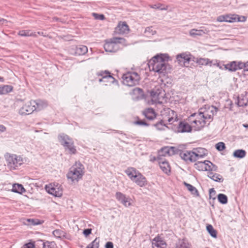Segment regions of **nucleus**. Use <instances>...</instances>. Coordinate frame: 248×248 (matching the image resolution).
<instances>
[{"label": "nucleus", "mask_w": 248, "mask_h": 248, "mask_svg": "<svg viewBox=\"0 0 248 248\" xmlns=\"http://www.w3.org/2000/svg\"><path fill=\"white\" fill-rule=\"evenodd\" d=\"M206 161L208 163L207 171H209V172H212V171H216L217 170V167L216 165H214L209 161L206 160Z\"/></svg>", "instance_id": "a18cd8bd"}, {"label": "nucleus", "mask_w": 248, "mask_h": 248, "mask_svg": "<svg viewBox=\"0 0 248 248\" xmlns=\"http://www.w3.org/2000/svg\"><path fill=\"white\" fill-rule=\"evenodd\" d=\"M207 176L210 179L216 182H222L223 181L222 176L219 174L210 171L208 172Z\"/></svg>", "instance_id": "cd10ccee"}, {"label": "nucleus", "mask_w": 248, "mask_h": 248, "mask_svg": "<svg viewBox=\"0 0 248 248\" xmlns=\"http://www.w3.org/2000/svg\"><path fill=\"white\" fill-rule=\"evenodd\" d=\"M145 33L149 35H154L156 33V31L152 30V27H148L145 29Z\"/></svg>", "instance_id": "8fccbe9b"}, {"label": "nucleus", "mask_w": 248, "mask_h": 248, "mask_svg": "<svg viewBox=\"0 0 248 248\" xmlns=\"http://www.w3.org/2000/svg\"><path fill=\"white\" fill-rule=\"evenodd\" d=\"M134 124L140 125L148 126V124L143 120H138L134 122Z\"/></svg>", "instance_id": "603ef678"}, {"label": "nucleus", "mask_w": 248, "mask_h": 248, "mask_svg": "<svg viewBox=\"0 0 248 248\" xmlns=\"http://www.w3.org/2000/svg\"><path fill=\"white\" fill-rule=\"evenodd\" d=\"M135 93H138L140 94H142L143 93L142 90L140 88H136L134 90Z\"/></svg>", "instance_id": "680f3d73"}, {"label": "nucleus", "mask_w": 248, "mask_h": 248, "mask_svg": "<svg viewBox=\"0 0 248 248\" xmlns=\"http://www.w3.org/2000/svg\"><path fill=\"white\" fill-rule=\"evenodd\" d=\"M123 79L125 84L133 86L139 84L140 78L137 72H129L123 75Z\"/></svg>", "instance_id": "423d86ee"}, {"label": "nucleus", "mask_w": 248, "mask_h": 248, "mask_svg": "<svg viewBox=\"0 0 248 248\" xmlns=\"http://www.w3.org/2000/svg\"><path fill=\"white\" fill-rule=\"evenodd\" d=\"M54 236L58 238H62L65 237V232L61 230H55L53 232Z\"/></svg>", "instance_id": "ea45409f"}, {"label": "nucleus", "mask_w": 248, "mask_h": 248, "mask_svg": "<svg viewBox=\"0 0 248 248\" xmlns=\"http://www.w3.org/2000/svg\"><path fill=\"white\" fill-rule=\"evenodd\" d=\"M194 154L195 161L201 158H202L207 154V151L202 148H194L192 150Z\"/></svg>", "instance_id": "2eb2a0df"}, {"label": "nucleus", "mask_w": 248, "mask_h": 248, "mask_svg": "<svg viewBox=\"0 0 248 248\" xmlns=\"http://www.w3.org/2000/svg\"><path fill=\"white\" fill-rule=\"evenodd\" d=\"M18 34L21 36H36L35 33H33L29 30H22L18 32Z\"/></svg>", "instance_id": "79ce46f5"}, {"label": "nucleus", "mask_w": 248, "mask_h": 248, "mask_svg": "<svg viewBox=\"0 0 248 248\" xmlns=\"http://www.w3.org/2000/svg\"><path fill=\"white\" fill-rule=\"evenodd\" d=\"M206 229L212 237L217 238V231L214 229L213 227L211 225H208L206 226Z\"/></svg>", "instance_id": "a19ab883"}, {"label": "nucleus", "mask_w": 248, "mask_h": 248, "mask_svg": "<svg viewBox=\"0 0 248 248\" xmlns=\"http://www.w3.org/2000/svg\"><path fill=\"white\" fill-rule=\"evenodd\" d=\"M93 16L94 18L96 19H99V20H104L105 19V16L104 15L102 14H98L96 13H93Z\"/></svg>", "instance_id": "3c124183"}, {"label": "nucleus", "mask_w": 248, "mask_h": 248, "mask_svg": "<svg viewBox=\"0 0 248 248\" xmlns=\"http://www.w3.org/2000/svg\"><path fill=\"white\" fill-rule=\"evenodd\" d=\"M125 43V39L121 37H113L107 41L104 47L106 51L109 52H116L120 48L119 44Z\"/></svg>", "instance_id": "20e7f679"}, {"label": "nucleus", "mask_w": 248, "mask_h": 248, "mask_svg": "<svg viewBox=\"0 0 248 248\" xmlns=\"http://www.w3.org/2000/svg\"><path fill=\"white\" fill-rule=\"evenodd\" d=\"M217 21L218 22H226L225 16H221L217 17Z\"/></svg>", "instance_id": "052dcab7"}, {"label": "nucleus", "mask_w": 248, "mask_h": 248, "mask_svg": "<svg viewBox=\"0 0 248 248\" xmlns=\"http://www.w3.org/2000/svg\"><path fill=\"white\" fill-rule=\"evenodd\" d=\"M175 248H190V244L186 239H180L176 243Z\"/></svg>", "instance_id": "473e14b6"}, {"label": "nucleus", "mask_w": 248, "mask_h": 248, "mask_svg": "<svg viewBox=\"0 0 248 248\" xmlns=\"http://www.w3.org/2000/svg\"><path fill=\"white\" fill-rule=\"evenodd\" d=\"M36 110L34 105L32 104V100L27 102L19 109V113L21 115H29L32 113Z\"/></svg>", "instance_id": "1a4fd4ad"}, {"label": "nucleus", "mask_w": 248, "mask_h": 248, "mask_svg": "<svg viewBox=\"0 0 248 248\" xmlns=\"http://www.w3.org/2000/svg\"><path fill=\"white\" fill-rule=\"evenodd\" d=\"M13 90V87L11 85H0V94H7Z\"/></svg>", "instance_id": "72a5a7b5"}, {"label": "nucleus", "mask_w": 248, "mask_h": 248, "mask_svg": "<svg viewBox=\"0 0 248 248\" xmlns=\"http://www.w3.org/2000/svg\"><path fill=\"white\" fill-rule=\"evenodd\" d=\"M65 150L67 151L69 154H75L77 152L75 146L74 144L73 140L69 141L67 144H65L63 145Z\"/></svg>", "instance_id": "4be33fe9"}, {"label": "nucleus", "mask_w": 248, "mask_h": 248, "mask_svg": "<svg viewBox=\"0 0 248 248\" xmlns=\"http://www.w3.org/2000/svg\"><path fill=\"white\" fill-rule=\"evenodd\" d=\"M184 184L186 187L187 189L190 191L192 194L196 196H198L199 195L198 191L195 187L185 182H184Z\"/></svg>", "instance_id": "c9c22d12"}, {"label": "nucleus", "mask_w": 248, "mask_h": 248, "mask_svg": "<svg viewBox=\"0 0 248 248\" xmlns=\"http://www.w3.org/2000/svg\"><path fill=\"white\" fill-rule=\"evenodd\" d=\"M32 104L36 108L35 110L37 111H39L45 108L48 105L47 102L46 101L40 99L32 100Z\"/></svg>", "instance_id": "6ab92c4d"}, {"label": "nucleus", "mask_w": 248, "mask_h": 248, "mask_svg": "<svg viewBox=\"0 0 248 248\" xmlns=\"http://www.w3.org/2000/svg\"><path fill=\"white\" fill-rule=\"evenodd\" d=\"M205 32L202 30L192 29L189 31V34L193 37L196 36H202L205 34Z\"/></svg>", "instance_id": "58836bf2"}, {"label": "nucleus", "mask_w": 248, "mask_h": 248, "mask_svg": "<svg viewBox=\"0 0 248 248\" xmlns=\"http://www.w3.org/2000/svg\"><path fill=\"white\" fill-rule=\"evenodd\" d=\"M155 126L159 130H162L164 129V127L165 126V124H163V121H161L159 123H157L154 124Z\"/></svg>", "instance_id": "09e8293b"}, {"label": "nucleus", "mask_w": 248, "mask_h": 248, "mask_svg": "<svg viewBox=\"0 0 248 248\" xmlns=\"http://www.w3.org/2000/svg\"><path fill=\"white\" fill-rule=\"evenodd\" d=\"M166 244L160 237H155L152 241L153 248H166Z\"/></svg>", "instance_id": "dca6fc26"}, {"label": "nucleus", "mask_w": 248, "mask_h": 248, "mask_svg": "<svg viewBox=\"0 0 248 248\" xmlns=\"http://www.w3.org/2000/svg\"><path fill=\"white\" fill-rule=\"evenodd\" d=\"M215 194H216V191H215V190H214V188L210 189V190H209V194H210V197H211L212 196L215 195Z\"/></svg>", "instance_id": "e2e57ef3"}, {"label": "nucleus", "mask_w": 248, "mask_h": 248, "mask_svg": "<svg viewBox=\"0 0 248 248\" xmlns=\"http://www.w3.org/2000/svg\"><path fill=\"white\" fill-rule=\"evenodd\" d=\"M189 123L191 124V125L185 122H180L178 126V131L182 133L190 132L192 128L194 129V127L192 124L190 122Z\"/></svg>", "instance_id": "a211bd4d"}, {"label": "nucleus", "mask_w": 248, "mask_h": 248, "mask_svg": "<svg viewBox=\"0 0 248 248\" xmlns=\"http://www.w3.org/2000/svg\"><path fill=\"white\" fill-rule=\"evenodd\" d=\"M242 69H244V72H248V61L246 63L242 62Z\"/></svg>", "instance_id": "5fc2aeb1"}, {"label": "nucleus", "mask_w": 248, "mask_h": 248, "mask_svg": "<svg viewBox=\"0 0 248 248\" xmlns=\"http://www.w3.org/2000/svg\"><path fill=\"white\" fill-rule=\"evenodd\" d=\"M174 147H170L169 148L168 147H165L164 148H162L158 152V156L159 158H161L160 157L161 156H166L167 155H169V156L170 155L171 153L170 152H174Z\"/></svg>", "instance_id": "a878e982"}, {"label": "nucleus", "mask_w": 248, "mask_h": 248, "mask_svg": "<svg viewBox=\"0 0 248 248\" xmlns=\"http://www.w3.org/2000/svg\"><path fill=\"white\" fill-rule=\"evenodd\" d=\"M133 181L141 187L145 186L146 183L145 177H144L140 172L138 173L135 179Z\"/></svg>", "instance_id": "5701e85b"}, {"label": "nucleus", "mask_w": 248, "mask_h": 248, "mask_svg": "<svg viewBox=\"0 0 248 248\" xmlns=\"http://www.w3.org/2000/svg\"><path fill=\"white\" fill-rule=\"evenodd\" d=\"M169 56L167 54H157L149 62V68L159 74L165 75L170 69L168 62Z\"/></svg>", "instance_id": "f03ea898"}, {"label": "nucleus", "mask_w": 248, "mask_h": 248, "mask_svg": "<svg viewBox=\"0 0 248 248\" xmlns=\"http://www.w3.org/2000/svg\"><path fill=\"white\" fill-rule=\"evenodd\" d=\"M98 76L102 78L98 79L99 82H110L118 84V81L110 75V73L108 71H101L97 73Z\"/></svg>", "instance_id": "6e6552de"}, {"label": "nucleus", "mask_w": 248, "mask_h": 248, "mask_svg": "<svg viewBox=\"0 0 248 248\" xmlns=\"http://www.w3.org/2000/svg\"><path fill=\"white\" fill-rule=\"evenodd\" d=\"M214 65H216L217 66V67H218L220 69H222L223 68V67H224V66H223V64H220L219 63H213V64Z\"/></svg>", "instance_id": "69168bd1"}, {"label": "nucleus", "mask_w": 248, "mask_h": 248, "mask_svg": "<svg viewBox=\"0 0 248 248\" xmlns=\"http://www.w3.org/2000/svg\"><path fill=\"white\" fill-rule=\"evenodd\" d=\"M216 148L217 150L222 151L225 148V145L223 142H220L216 144Z\"/></svg>", "instance_id": "de8ad7c7"}, {"label": "nucleus", "mask_w": 248, "mask_h": 248, "mask_svg": "<svg viewBox=\"0 0 248 248\" xmlns=\"http://www.w3.org/2000/svg\"><path fill=\"white\" fill-rule=\"evenodd\" d=\"M92 232V229H84L83 232V233L86 236H88Z\"/></svg>", "instance_id": "4d7b16f0"}, {"label": "nucleus", "mask_w": 248, "mask_h": 248, "mask_svg": "<svg viewBox=\"0 0 248 248\" xmlns=\"http://www.w3.org/2000/svg\"><path fill=\"white\" fill-rule=\"evenodd\" d=\"M37 34H38L39 35H42V36H46V35H45L44 34V32H42V31H38V32H37Z\"/></svg>", "instance_id": "338daca9"}, {"label": "nucleus", "mask_w": 248, "mask_h": 248, "mask_svg": "<svg viewBox=\"0 0 248 248\" xmlns=\"http://www.w3.org/2000/svg\"><path fill=\"white\" fill-rule=\"evenodd\" d=\"M115 31L119 34L127 33L129 32L128 26L125 22H120L115 28Z\"/></svg>", "instance_id": "f3484780"}, {"label": "nucleus", "mask_w": 248, "mask_h": 248, "mask_svg": "<svg viewBox=\"0 0 248 248\" xmlns=\"http://www.w3.org/2000/svg\"><path fill=\"white\" fill-rule=\"evenodd\" d=\"M176 59L180 64L187 66V64H189L191 60V57L189 54L182 53L178 54L176 56Z\"/></svg>", "instance_id": "9b49d317"}, {"label": "nucleus", "mask_w": 248, "mask_h": 248, "mask_svg": "<svg viewBox=\"0 0 248 248\" xmlns=\"http://www.w3.org/2000/svg\"><path fill=\"white\" fill-rule=\"evenodd\" d=\"M246 128H248V124H245L243 125Z\"/></svg>", "instance_id": "774afa93"}, {"label": "nucleus", "mask_w": 248, "mask_h": 248, "mask_svg": "<svg viewBox=\"0 0 248 248\" xmlns=\"http://www.w3.org/2000/svg\"><path fill=\"white\" fill-rule=\"evenodd\" d=\"M208 165V163L207 162L206 160L204 162L198 161L194 164L195 168L200 171H207Z\"/></svg>", "instance_id": "bb28decb"}, {"label": "nucleus", "mask_w": 248, "mask_h": 248, "mask_svg": "<svg viewBox=\"0 0 248 248\" xmlns=\"http://www.w3.org/2000/svg\"><path fill=\"white\" fill-rule=\"evenodd\" d=\"M75 53L77 55H84L88 52V48L83 45H78L75 47Z\"/></svg>", "instance_id": "b1692460"}, {"label": "nucleus", "mask_w": 248, "mask_h": 248, "mask_svg": "<svg viewBox=\"0 0 248 248\" xmlns=\"http://www.w3.org/2000/svg\"><path fill=\"white\" fill-rule=\"evenodd\" d=\"M242 62L233 61L228 64H223L224 68L231 72H235L237 70L242 69Z\"/></svg>", "instance_id": "f8f14e48"}, {"label": "nucleus", "mask_w": 248, "mask_h": 248, "mask_svg": "<svg viewBox=\"0 0 248 248\" xmlns=\"http://www.w3.org/2000/svg\"><path fill=\"white\" fill-rule=\"evenodd\" d=\"M7 166L10 170H16L23 163V158L19 155L7 154L5 155Z\"/></svg>", "instance_id": "39448f33"}, {"label": "nucleus", "mask_w": 248, "mask_h": 248, "mask_svg": "<svg viewBox=\"0 0 248 248\" xmlns=\"http://www.w3.org/2000/svg\"><path fill=\"white\" fill-rule=\"evenodd\" d=\"M152 99L155 103L162 104L165 99V92L162 89H156L151 91Z\"/></svg>", "instance_id": "0eeeda50"}, {"label": "nucleus", "mask_w": 248, "mask_h": 248, "mask_svg": "<svg viewBox=\"0 0 248 248\" xmlns=\"http://www.w3.org/2000/svg\"><path fill=\"white\" fill-rule=\"evenodd\" d=\"M217 199L219 202L223 204H226L228 202V197L224 194H219L217 195Z\"/></svg>", "instance_id": "37998d69"}, {"label": "nucleus", "mask_w": 248, "mask_h": 248, "mask_svg": "<svg viewBox=\"0 0 248 248\" xmlns=\"http://www.w3.org/2000/svg\"><path fill=\"white\" fill-rule=\"evenodd\" d=\"M58 139L59 142L62 146L65 144H67L69 141L73 140L68 135L63 133L60 134L59 135Z\"/></svg>", "instance_id": "7c9ffc66"}, {"label": "nucleus", "mask_w": 248, "mask_h": 248, "mask_svg": "<svg viewBox=\"0 0 248 248\" xmlns=\"http://www.w3.org/2000/svg\"><path fill=\"white\" fill-rule=\"evenodd\" d=\"M248 100L244 96H238L237 104L239 107H244L247 106Z\"/></svg>", "instance_id": "e433bc0d"}, {"label": "nucleus", "mask_w": 248, "mask_h": 248, "mask_svg": "<svg viewBox=\"0 0 248 248\" xmlns=\"http://www.w3.org/2000/svg\"><path fill=\"white\" fill-rule=\"evenodd\" d=\"M145 117L149 120H152L155 118V114L154 109L149 108L143 112Z\"/></svg>", "instance_id": "c85d7f7f"}, {"label": "nucleus", "mask_w": 248, "mask_h": 248, "mask_svg": "<svg viewBox=\"0 0 248 248\" xmlns=\"http://www.w3.org/2000/svg\"><path fill=\"white\" fill-rule=\"evenodd\" d=\"M27 221L31 225H37L41 224L42 222L38 219H28Z\"/></svg>", "instance_id": "49530a36"}, {"label": "nucleus", "mask_w": 248, "mask_h": 248, "mask_svg": "<svg viewBox=\"0 0 248 248\" xmlns=\"http://www.w3.org/2000/svg\"><path fill=\"white\" fill-rule=\"evenodd\" d=\"M125 172L133 181L139 172L133 168H129L125 170Z\"/></svg>", "instance_id": "393cba45"}, {"label": "nucleus", "mask_w": 248, "mask_h": 248, "mask_svg": "<svg viewBox=\"0 0 248 248\" xmlns=\"http://www.w3.org/2000/svg\"><path fill=\"white\" fill-rule=\"evenodd\" d=\"M162 115L164 116L165 113L168 114L169 116L167 119L169 123L171 124L174 121V116H176V114L174 111L171 110L170 108L164 109V111H161Z\"/></svg>", "instance_id": "412c9836"}, {"label": "nucleus", "mask_w": 248, "mask_h": 248, "mask_svg": "<svg viewBox=\"0 0 248 248\" xmlns=\"http://www.w3.org/2000/svg\"><path fill=\"white\" fill-rule=\"evenodd\" d=\"M217 111V108L214 106L201 108L198 113L192 114L188 118V121L192 124L194 130L199 131L206 124H209Z\"/></svg>", "instance_id": "f257e3e1"}, {"label": "nucleus", "mask_w": 248, "mask_h": 248, "mask_svg": "<svg viewBox=\"0 0 248 248\" xmlns=\"http://www.w3.org/2000/svg\"><path fill=\"white\" fill-rule=\"evenodd\" d=\"M12 191L15 193L21 194L25 191V189L22 185L15 184L13 186Z\"/></svg>", "instance_id": "f704fd0d"}, {"label": "nucleus", "mask_w": 248, "mask_h": 248, "mask_svg": "<svg viewBox=\"0 0 248 248\" xmlns=\"http://www.w3.org/2000/svg\"><path fill=\"white\" fill-rule=\"evenodd\" d=\"M246 152L245 150L242 149H238L234 151L233 153V155L234 157L242 158L246 156Z\"/></svg>", "instance_id": "4c0bfd02"}, {"label": "nucleus", "mask_w": 248, "mask_h": 248, "mask_svg": "<svg viewBox=\"0 0 248 248\" xmlns=\"http://www.w3.org/2000/svg\"><path fill=\"white\" fill-rule=\"evenodd\" d=\"M84 166L80 162H76L70 168L69 171L67 174L68 179L72 182H78L82 177L84 173Z\"/></svg>", "instance_id": "7ed1b4c3"}, {"label": "nucleus", "mask_w": 248, "mask_h": 248, "mask_svg": "<svg viewBox=\"0 0 248 248\" xmlns=\"http://www.w3.org/2000/svg\"><path fill=\"white\" fill-rule=\"evenodd\" d=\"M113 244L111 242H108L105 245V248H113Z\"/></svg>", "instance_id": "bf43d9fd"}, {"label": "nucleus", "mask_w": 248, "mask_h": 248, "mask_svg": "<svg viewBox=\"0 0 248 248\" xmlns=\"http://www.w3.org/2000/svg\"><path fill=\"white\" fill-rule=\"evenodd\" d=\"M52 244V243H49L48 242H46V243L44 242L43 243V248H53L51 246Z\"/></svg>", "instance_id": "6e6d98bb"}, {"label": "nucleus", "mask_w": 248, "mask_h": 248, "mask_svg": "<svg viewBox=\"0 0 248 248\" xmlns=\"http://www.w3.org/2000/svg\"><path fill=\"white\" fill-rule=\"evenodd\" d=\"M45 189L48 193L55 197H60L62 195V189L58 186H55L52 184H49L46 186Z\"/></svg>", "instance_id": "9d476101"}, {"label": "nucleus", "mask_w": 248, "mask_h": 248, "mask_svg": "<svg viewBox=\"0 0 248 248\" xmlns=\"http://www.w3.org/2000/svg\"><path fill=\"white\" fill-rule=\"evenodd\" d=\"M157 160L158 161L160 168L162 170V171L165 173L170 172V167L168 162L166 161L163 160L161 158H159V157H157Z\"/></svg>", "instance_id": "aec40b11"}, {"label": "nucleus", "mask_w": 248, "mask_h": 248, "mask_svg": "<svg viewBox=\"0 0 248 248\" xmlns=\"http://www.w3.org/2000/svg\"><path fill=\"white\" fill-rule=\"evenodd\" d=\"M6 131V127L3 125H0V133Z\"/></svg>", "instance_id": "0e129e2a"}, {"label": "nucleus", "mask_w": 248, "mask_h": 248, "mask_svg": "<svg viewBox=\"0 0 248 248\" xmlns=\"http://www.w3.org/2000/svg\"><path fill=\"white\" fill-rule=\"evenodd\" d=\"M196 62L197 63H198L199 65H208L211 66L213 61L210 60L208 58H197Z\"/></svg>", "instance_id": "2f4dec72"}, {"label": "nucleus", "mask_w": 248, "mask_h": 248, "mask_svg": "<svg viewBox=\"0 0 248 248\" xmlns=\"http://www.w3.org/2000/svg\"><path fill=\"white\" fill-rule=\"evenodd\" d=\"M116 198L125 207H128L131 205L129 199L120 192H116Z\"/></svg>", "instance_id": "4468645a"}, {"label": "nucleus", "mask_w": 248, "mask_h": 248, "mask_svg": "<svg viewBox=\"0 0 248 248\" xmlns=\"http://www.w3.org/2000/svg\"><path fill=\"white\" fill-rule=\"evenodd\" d=\"M243 20H241L240 17L237 15H232V16H225L226 22H234L236 21H243L246 20L245 16H242Z\"/></svg>", "instance_id": "c756f323"}, {"label": "nucleus", "mask_w": 248, "mask_h": 248, "mask_svg": "<svg viewBox=\"0 0 248 248\" xmlns=\"http://www.w3.org/2000/svg\"><path fill=\"white\" fill-rule=\"evenodd\" d=\"M153 8L158 9L161 10H166L167 9L164 7H162V5L160 4H154L152 6Z\"/></svg>", "instance_id": "864d4df0"}, {"label": "nucleus", "mask_w": 248, "mask_h": 248, "mask_svg": "<svg viewBox=\"0 0 248 248\" xmlns=\"http://www.w3.org/2000/svg\"><path fill=\"white\" fill-rule=\"evenodd\" d=\"M181 157L186 161L195 162L193 151H184L180 153Z\"/></svg>", "instance_id": "ddd939ff"}, {"label": "nucleus", "mask_w": 248, "mask_h": 248, "mask_svg": "<svg viewBox=\"0 0 248 248\" xmlns=\"http://www.w3.org/2000/svg\"><path fill=\"white\" fill-rule=\"evenodd\" d=\"M99 239L96 238L91 243L87 246L86 248H99Z\"/></svg>", "instance_id": "c03bdc74"}, {"label": "nucleus", "mask_w": 248, "mask_h": 248, "mask_svg": "<svg viewBox=\"0 0 248 248\" xmlns=\"http://www.w3.org/2000/svg\"><path fill=\"white\" fill-rule=\"evenodd\" d=\"M22 248H34V245L32 243H29L24 245Z\"/></svg>", "instance_id": "13d9d810"}]
</instances>
